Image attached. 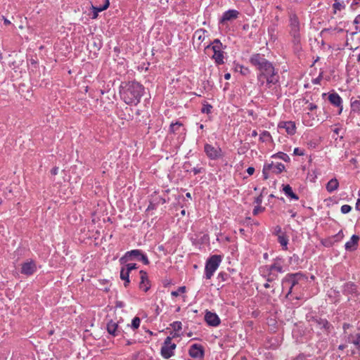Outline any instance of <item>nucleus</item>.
Wrapping results in <instances>:
<instances>
[{
  "mask_svg": "<svg viewBox=\"0 0 360 360\" xmlns=\"http://www.w3.org/2000/svg\"><path fill=\"white\" fill-rule=\"evenodd\" d=\"M250 63L259 71L257 84L265 90L271 89L279 82V76L273 64L259 53L252 54Z\"/></svg>",
  "mask_w": 360,
  "mask_h": 360,
  "instance_id": "1",
  "label": "nucleus"
},
{
  "mask_svg": "<svg viewBox=\"0 0 360 360\" xmlns=\"http://www.w3.org/2000/svg\"><path fill=\"white\" fill-rule=\"evenodd\" d=\"M144 92V87L136 82H129L122 84L120 86V96L125 103L128 105H137Z\"/></svg>",
  "mask_w": 360,
  "mask_h": 360,
  "instance_id": "2",
  "label": "nucleus"
},
{
  "mask_svg": "<svg viewBox=\"0 0 360 360\" xmlns=\"http://www.w3.org/2000/svg\"><path fill=\"white\" fill-rule=\"evenodd\" d=\"M259 271L268 282L275 281L278 278V274L283 272L281 259L278 258L271 265H264L260 267Z\"/></svg>",
  "mask_w": 360,
  "mask_h": 360,
  "instance_id": "3",
  "label": "nucleus"
},
{
  "mask_svg": "<svg viewBox=\"0 0 360 360\" xmlns=\"http://www.w3.org/2000/svg\"><path fill=\"white\" fill-rule=\"evenodd\" d=\"M221 262V257L214 255L211 256L206 262L205 266V277L206 279H210L217 271Z\"/></svg>",
  "mask_w": 360,
  "mask_h": 360,
  "instance_id": "4",
  "label": "nucleus"
},
{
  "mask_svg": "<svg viewBox=\"0 0 360 360\" xmlns=\"http://www.w3.org/2000/svg\"><path fill=\"white\" fill-rule=\"evenodd\" d=\"M212 49L214 52L212 58L214 60L217 65H221L224 63V51L223 46L219 39H214L211 45L206 46V49Z\"/></svg>",
  "mask_w": 360,
  "mask_h": 360,
  "instance_id": "5",
  "label": "nucleus"
},
{
  "mask_svg": "<svg viewBox=\"0 0 360 360\" xmlns=\"http://www.w3.org/2000/svg\"><path fill=\"white\" fill-rule=\"evenodd\" d=\"M290 32L291 36L293 37L294 44H298L300 41V21L298 18L295 14L290 15Z\"/></svg>",
  "mask_w": 360,
  "mask_h": 360,
  "instance_id": "6",
  "label": "nucleus"
},
{
  "mask_svg": "<svg viewBox=\"0 0 360 360\" xmlns=\"http://www.w3.org/2000/svg\"><path fill=\"white\" fill-rule=\"evenodd\" d=\"M176 345L172 342V337H167L161 347L160 354L165 359H169L174 355Z\"/></svg>",
  "mask_w": 360,
  "mask_h": 360,
  "instance_id": "7",
  "label": "nucleus"
},
{
  "mask_svg": "<svg viewBox=\"0 0 360 360\" xmlns=\"http://www.w3.org/2000/svg\"><path fill=\"white\" fill-rule=\"evenodd\" d=\"M204 151L206 155L211 160H217L221 157V149L219 146L206 143L204 146Z\"/></svg>",
  "mask_w": 360,
  "mask_h": 360,
  "instance_id": "8",
  "label": "nucleus"
},
{
  "mask_svg": "<svg viewBox=\"0 0 360 360\" xmlns=\"http://www.w3.org/2000/svg\"><path fill=\"white\" fill-rule=\"evenodd\" d=\"M189 354L195 360H202L204 355V350L202 346L198 344H193L190 347Z\"/></svg>",
  "mask_w": 360,
  "mask_h": 360,
  "instance_id": "9",
  "label": "nucleus"
},
{
  "mask_svg": "<svg viewBox=\"0 0 360 360\" xmlns=\"http://www.w3.org/2000/svg\"><path fill=\"white\" fill-rule=\"evenodd\" d=\"M37 264L33 260H27L22 264L21 273L26 276H31L37 271Z\"/></svg>",
  "mask_w": 360,
  "mask_h": 360,
  "instance_id": "10",
  "label": "nucleus"
},
{
  "mask_svg": "<svg viewBox=\"0 0 360 360\" xmlns=\"http://www.w3.org/2000/svg\"><path fill=\"white\" fill-rule=\"evenodd\" d=\"M278 127L280 130H285V131L289 135H293L296 131L295 124L292 121L281 122H279Z\"/></svg>",
  "mask_w": 360,
  "mask_h": 360,
  "instance_id": "11",
  "label": "nucleus"
},
{
  "mask_svg": "<svg viewBox=\"0 0 360 360\" xmlns=\"http://www.w3.org/2000/svg\"><path fill=\"white\" fill-rule=\"evenodd\" d=\"M140 278L139 288L144 292H147L150 289L149 280L148 278L147 273L144 271H140Z\"/></svg>",
  "mask_w": 360,
  "mask_h": 360,
  "instance_id": "12",
  "label": "nucleus"
},
{
  "mask_svg": "<svg viewBox=\"0 0 360 360\" xmlns=\"http://www.w3.org/2000/svg\"><path fill=\"white\" fill-rule=\"evenodd\" d=\"M205 319L208 325L212 326H217L220 323L219 316L215 314L207 311L205 316Z\"/></svg>",
  "mask_w": 360,
  "mask_h": 360,
  "instance_id": "13",
  "label": "nucleus"
},
{
  "mask_svg": "<svg viewBox=\"0 0 360 360\" xmlns=\"http://www.w3.org/2000/svg\"><path fill=\"white\" fill-rule=\"evenodd\" d=\"M141 252H142L140 250H133L131 251H128L125 253V255L123 257H122L120 259V262L121 264H124L129 260L131 259V257H134L138 259L139 257L141 255Z\"/></svg>",
  "mask_w": 360,
  "mask_h": 360,
  "instance_id": "14",
  "label": "nucleus"
},
{
  "mask_svg": "<svg viewBox=\"0 0 360 360\" xmlns=\"http://www.w3.org/2000/svg\"><path fill=\"white\" fill-rule=\"evenodd\" d=\"M90 2L91 4V9L94 11L93 16H92L93 19L96 18L98 17V13L99 12L106 10L110 5L109 0H104V4L103 6H95L92 0Z\"/></svg>",
  "mask_w": 360,
  "mask_h": 360,
  "instance_id": "15",
  "label": "nucleus"
},
{
  "mask_svg": "<svg viewBox=\"0 0 360 360\" xmlns=\"http://www.w3.org/2000/svg\"><path fill=\"white\" fill-rule=\"evenodd\" d=\"M359 240V236L357 235H353L351 237L350 240L345 243V250L347 251L355 250L357 248Z\"/></svg>",
  "mask_w": 360,
  "mask_h": 360,
  "instance_id": "16",
  "label": "nucleus"
},
{
  "mask_svg": "<svg viewBox=\"0 0 360 360\" xmlns=\"http://www.w3.org/2000/svg\"><path fill=\"white\" fill-rule=\"evenodd\" d=\"M238 11L236 10H229L224 13L222 18L221 19V22L224 23L226 21L233 20L236 19L238 16Z\"/></svg>",
  "mask_w": 360,
  "mask_h": 360,
  "instance_id": "17",
  "label": "nucleus"
},
{
  "mask_svg": "<svg viewBox=\"0 0 360 360\" xmlns=\"http://www.w3.org/2000/svg\"><path fill=\"white\" fill-rule=\"evenodd\" d=\"M169 130L170 132L174 134L182 135L186 134L185 128L184 127L183 124L179 122L172 123L170 124Z\"/></svg>",
  "mask_w": 360,
  "mask_h": 360,
  "instance_id": "18",
  "label": "nucleus"
},
{
  "mask_svg": "<svg viewBox=\"0 0 360 360\" xmlns=\"http://www.w3.org/2000/svg\"><path fill=\"white\" fill-rule=\"evenodd\" d=\"M107 330L113 336H117L120 333L117 323L112 320L107 323Z\"/></svg>",
  "mask_w": 360,
  "mask_h": 360,
  "instance_id": "19",
  "label": "nucleus"
},
{
  "mask_svg": "<svg viewBox=\"0 0 360 360\" xmlns=\"http://www.w3.org/2000/svg\"><path fill=\"white\" fill-rule=\"evenodd\" d=\"M269 166L271 172L275 174H280L285 169V166L281 162L267 164Z\"/></svg>",
  "mask_w": 360,
  "mask_h": 360,
  "instance_id": "20",
  "label": "nucleus"
},
{
  "mask_svg": "<svg viewBox=\"0 0 360 360\" xmlns=\"http://www.w3.org/2000/svg\"><path fill=\"white\" fill-rule=\"evenodd\" d=\"M350 103L352 110L360 114V96L352 97Z\"/></svg>",
  "mask_w": 360,
  "mask_h": 360,
  "instance_id": "21",
  "label": "nucleus"
},
{
  "mask_svg": "<svg viewBox=\"0 0 360 360\" xmlns=\"http://www.w3.org/2000/svg\"><path fill=\"white\" fill-rule=\"evenodd\" d=\"M328 100L332 104L337 107L341 106L342 102L341 97L337 93L330 94L328 96Z\"/></svg>",
  "mask_w": 360,
  "mask_h": 360,
  "instance_id": "22",
  "label": "nucleus"
},
{
  "mask_svg": "<svg viewBox=\"0 0 360 360\" xmlns=\"http://www.w3.org/2000/svg\"><path fill=\"white\" fill-rule=\"evenodd\" d=\"M347 342L352 343L360 348V334L356 333L354 335H349L347 338Z\"/></svg>",
  "mask_w": 360,
  "mask_h": 360,
  "instance_id": "23",
  "label": "nucleus"
},
{
  "mask_svg": "<svg viewBox=\"0 0 360 360\" xmlns=\"http://www.w3.org/2000/svg\"><path fill=\"white\" fill-rule=\"evenodd\" d=\"M339 182L337 179L334 178L330 179L326 184V190L329 193H333L338 188Z\"/></svg>",
  "mask_w": 360,
  "mask_h": 360,
  "instance_id": "24",
  "label": "nucleus"
},
{
  "mask_svg": "<svg viewBox=\"0 0 360 360\" xmlns=\"http://www.w3.org/2000/svg\"><path fill=\"white\" fill-rule=\"evenodd\" d=\"M129 271H127V269L124 267V266H122L121 268V270H120V278L123 281H124V286L127 287L130 281H129Z\"/></svg>",
  "mask_w": 360,
  "mask_h": 360,
  "instance_id": "25",
  "label": "nucleus"
},
{
  "mask_svg": "<svg viewBox=\"0 0 360 360\" xmlns=\"http://www.w3.org/2000/svg\"><path fill=\"white\" fill-rule=\"evenodd\" d=\"M283 191L284 193L289 198L297 200L299 199L298 196L293 193L292 189L290 185L283 186Z\"/></svg>",
  "mask_w": 360,
  "mask_h": 360,
  "instance_id": "26",
  "label": "nucleus"
},
{
  "mask_svg": "<svg viewBox=\"0 0 360 360\" xmlns=\"http://www.w3.org/2000/svg\"><path fill=\"white\" fill-rule=\"evenodd\" d=\"M298 274H290L288 275V278H286V281H288L290 283V288L289 290V293L291 292L292 288L293 286H295L297 283V278Z\"/></svg>",
  "mask_w": 360,
  "mask_h": 360,
  "instance_id": "27",
  "label": "nucleus"
},
{
  "mask_svg": "<svg viewBox=\"0 0 360 360\" xmlns=\"http://www.w3.org/2000/svg\"><path fill=\"white\" fill-rule=\"evenodd\" d=\"M259 140L262 142H270L272 141L270 133L267 131H263L259 136Z\"/></svg>",
  "mask_w": 360,
  "mask_h": 360,
  "instance_id": "28",
  "label": "nucleus"
},
{
  "mask_svg": "<svg viewBox=\"0 0 360 360\" xmlns=\"http://www.w3.org/2000/svg\"><path fill=\"white\" fill-rule=\"evenodd\" d=\"M172 328L175 331V333L173 334L172 337H179V335L176 333V332L179 331L182 328V324L180 321H174L172 324H171Z\"/></svg>",
  "mask_w": 360,
  "mask_h": 360,
  "instance_id": "29",
  "label": "nucleus"
},
{
  "mask_svg": "<svg viewBox=\"0 0 360 360\" xmlns=\"http://www.w3.org/2000/svg\"><path fill=\"white\" fill-rule=\"evenodd\" d=\"M335 2L333 5L335 13H336L338 11L342 10L345 7L343 2H339V1H338V0H335Z\"/></svg>",
  "mask_w": 360,
  "mask_h": 360,
  "instance_id": "30",
  "label": "nucleus"
},
{
  "mask_svg": "<svg viewBox=\"0 0 360 360\" xmlns=\"http://www.w3.org/2000/svg\"><path fill=\"white\" fill-rule=\"evenodd\" d=\"M356 290V287L353 283H347L345 286V291L350 293H354Z\"/></svg>",
  "mask_w": 360,
  "mask_h": 360,
  "instance_id": "31",
  "label": "nucleus"
},
{
  "mask_svg": "<svg viewBox=\"0 0 360 360\" xmlns=\"http://www.w3.org/2000/svg\"><path fill=\"white\" fill-rule=\"evenodd\" d=\"M125 110L127 111V112H128V115H127L126 114L122 115V114H121L120 112H118V113H117V115H118V116H119L121 119H122V120H130V119H131V115H130V113H129V112L131 111V108H129L126 107V108H125Z\"/></svg>",
  "mask_w": 360,
  "mask_h": 360,
  "instance_id": "32",
  "label": "nucleus"
},
{
  "mask_svg": "<svg viewBox=\"0 0 360 360\" xmlns=\"http://www.w3.org/2000/svg\"><path fill=\"white\" fill-rule=\"evenodd\" d=\"M205 31L202 30H198L195 31L194 34V37H197L198 40L203 41L205 39Z\"/></svg>",
  "mask_w": 360,
  "mask_h": 360,
  "instance_id": "33",
  "label": "nucleus"
},
{
  "mask_svg": "<svg viewBox=\"0 0 360 360\" xmlns=\"http://www.w3.org/2000/svg\"><path fill=\"white\" fill-rule=\"evenodd\" d=\"M271 172L269 166L268 165H264L262 170V174L264 179H267L269 178V174Z\"/></svg>",
  "mask_w": 360,
  "mask_h": 360,
  "instance_id": "34",
  "label": "nucleus"
},
{
  "mask_svg": "<svg viewBox=\"0 0 360 360\" xmlns=\"http://www.w3.org/2000/svg\"><path fill=\"white\" fill-rule=\"evenodd\" d=\"M278 241L279 243H281V245L283 247H285V248L286 249L287 248V245H288V239L285 236H278Z\"/></svg>",
  "mask_w": 360,
  "mask_h": 360,
  "instance_id": "35",
  "label": "nucleus"
},
{
  "mask_svg": "<svg viewBox=\"0 0 360 360\" xmlns=\"http://www.w3.org/2000/svg\"><path fill=\"white\" fill-rule=\"evenodd\" d=\"M141 323V320L139 317H135L133 319L131 322V327L134 329H136L139 327Z\"/></svg>",
  "mask_w": 360,
  "mask_h": 360,
  "instance_id": "36",
  "label": "nucleus"
},
{
  "mask_svg": "<svg viewBox=\"0 0 360 360\" xmlns=\"http://www.w3.org/2000/svg\"><path fill=\"white\" fill-rule=\"evenodd\" d=\"M185 290H186V288L184 286L183 287H179L178 288L177 290H175V291H172L171 292V295L174 297H177L179 296L181 293H183L185 292Z\"/></svg>",
  "mask_w": 360,
  "mask_h": 360,
  "instance_id": "37",
  "label": "nucleus"
},
{
  "mask_svg": "<svg viewBox=\"0 0 360 360\" xmlns=\"http://www.w3.org/2000/svg\"><path fill=\"white\" fill-rule=\"evenodd\" d=\"M139 261H141L144 264H148L149 260L146 255L141 252V255L137 259Z\"/></svg>",
  "mask_w": 360,
  "mask_h": 360,
  "instance_id": "38",
  "label": "nucleus"
},
{
  "mask_svg": "<svg viewBox=\"0 0 360 360\" xmlns=\"http://www.w3.org/2000/svg\"><path fill=\"white\" fill-rule=\"evenodd\" d=\"M352 210V207L349 205H344L341 207V212L342 214H347Z\"/></svg>",
  "mask_w": 360,
  "mask_h": 360,
  "instance_id": "39",
  "label": "nucleus"
},
{
  "mask_svg": "<svg viewBox=\"0 0 360 360\" xmlns=\"http://www.w3.org/2000/svg\"><path fill=\"white\" fill-rule=\"evenodd\" d=\"M280 159L285 161V162H288L290 160V158L289 156L284 153H279L276 155Z\"/></svg>",
  "mask_w": 360,
  "mask_h": 360,
  "instance_id": "40",
  "label": "nucleus"
},
{
  "mask_svg": "<svg viewBox=\"0 0 360 360\" xmlns=\"http://www.w3.org/2000/svg\"><path fill=\"white\" fill-rule=\"evenodd\" d=\"M342 30H343L342 28L335 27L334 29H333L330 27V28H327V29L323 30V32L330 33V32H333V31L340 32H342Z\"/></svg>",
  "mask_w": 360,
  "mask_h": 360,
  "instance_id": "41",
  "label": "nucleus"
},
{
  "mask_svg": "<svg viewBox=\"0 0 360 360\" xmlns=\"http://www.w3.org/2000/svg\"><path fill=\"white\" fill-rule=\"evenodd\" d=\"M127 269V271H129V272L133 270V269H136L137 268L136 266V264H126L125 266H124Z\"/></svg>",
  "mask_w": 360,
  "mask_h": 360,
  "instance_id": "42",
  "label": "nucleus"
},
{
  "mask_svg": "<svg viewBox=\"0 0 360 360\" xmlns=\"http://www.w3.org/2000/svg\"><path fill=\"white\" fill-rule=\"evenodd\" d=\"M293 153L295 155H299V156L303 155L304 154V150L303 149H300L299 148H295L294 149Z\"/></svg>",
  "mask_w": 360,
  "mask_h": 360,
  "instance_id": "43",
  "label": "nucleus"
},
{
  "mask_svg": "<svg viewBox=\"0 0 360 360\" xmlns=\"http://www.w3.org/2000/svg\"><path fill=\"white\" fill-rule=\"evenodd\" d=\"M212 106L210 105H205L202 107L201 111L204 113H210Z\"/></svg>",
  "mask_w": 360,
  "mask_h": 360,
  "instance_id": "44",
  "label": "nucleus"
},
{
  "mask_svg": "<svg viewBox=\"0 0 360 360\" xmlns=\"http://www.w3.org/2000/svg\"><path fill=\"white\" fill-rule=\"evenodd\" d=\"M263 210L264 209L260 206L255 207L253 210V214L257 215L259 212H262Z\"/></svg>",
  "mask_w": 360,
  "mask_h": 360,
  "instance_id": "45",
  "label": "nucleus"
},
{
  "mask_svg": "<svg viewBox=\"0 0 360 360\" xmlns=\"http://www.w3.org/2000/svg\"><path fill=\"white\" fill-rule=\"evenodd\" d=\"M320 324H321L322 326L326 329L329 328L330 324L326 320H322Z\"/></svg>",
  "mask_w": 360,
  "mask_h": 360,
  "instance_id": "46",
  "label": "nucleus"
},
{
  "mask_svg": "<svg viewBox=\"0 0 360 360\" xmlns=\"http://www.w3.org/2000/svg\"><path fill=\"white\" fill-rule=\"evenodd\" d=\"M317 108V105L314 103H309L307 106V110L309 111H313L314 110Z\"/></svg>",
  "mask_w": 360,
  "mask_h": 360,
  "instance_id": "47",
  "label": "nucleus"
},
{
  "mask_svg": "<svg viewBox=\"0 0 360 360\" xmlns=\"http://www.w3.org/2000/svg\"><path fill=\"white\" fill-rule=\"evenodd\" d=\"M247 172L249 175H252L255 172V168L252 167H250L247 169Z\"/></svg>",
  "mask_w": 360,
  "mask_h": 360,
  "instance_id": "48",
  "label": "nucleus"
},
{
  "mask_svg": "<svg viewBox=\"0 0 360 360\" xmlns=\"http://www.w3.org/2000/svg\"><path fill=\"white\" fill-rule=\"evenodd\" d=\"M354 24L355 25H360V15H358L356 16V18L354 20Z\"/></svg>",
  "mask_w": 360,
  "mask_h": 360,
  "instance_id": "49",
  "label": "nucleus"
},
{
  "mask_svg": "<svg viewBox=\"0 0 360 360\" xmlns=\"http://www.w3.org/2000/svg\"><path fill=\"white\" fill-rule=\"evenodd\" d=\"M262 197L260 195V196H258L255 199V202H256L258 205H259L262 203Z\"/></svg>",
  "mask_w": 360,
  "mask_h": 360,
  "instance_id": "50",
  "label": "nucleus"
},
{
  "mask_svg": "<svg viewBox=\"0 0 360 360\" xmlns=\"http://www.w3.org/2000/svg\"><path fill=\"white\" fill-rule=\"evenodd\" d=\"M58 167H54L51 169V172L53 175H56L58 174Z\"/></svg>",
  "mask_w": 360,
  "mask_h": 360,
  "instance_id": "51",
  "label": "nucleus"
},
{
  "mask_svg": "<svg viewBox=\"0 0 360 360\" xmlns=\"http://www.w3.org/2000/svg\"><path fill=\"white\" fill-rule=\"evenodd\" d=\"M241 73H243V75H245L246 73H248L249 72V70L248 68H245L243 67H241V70H240Z\"/></svg>",
  "mask_w": 360,
  "mask_h": 360,
  "instance_id": "52",
  "label": "nucleus"
},
{
  "mask_svg": "<svg viewBox=\"0 0 360 360\" xmlns=\"http://www.w3.org/2000/svg\"><path fill=\"white\" fill-rule=\"evenodd\" d=\"M349 326H350L348 323H345L343 325V329H344V332H345V334L347 333V329H348L349 328Z\"/></svg>",
  "mask_w": 360,
  "mask_h": 360,
  "instance_id": "53",
  "label": "nucleus"
},
{
  "mask_svg": "<svg viewBox=\"0 0 360 360\" xmlns=\"http://www.w3.org/2000/svg\"><path fill=\"white\" fill-rule=\"evenodd\" d=\"M2 18L4 20V24L6 25H8L11 24V21L6 19L4 16H2Z\"/></svg>",
  "mask_w": 360,
  "mask_h": 360,
  "instance_id": "54",
  "label": "nucleus"
},
{
  "mask_svg": "<svg viewBox=\"0 0 360 360\" xmlns=\"http://www.w3.org/2000/svg\"><path fill=\"white\" fill-rule=\"evenodd\" d=\"M356 207L357 210H360V199L357 200V202L356 204Z\"/></svg>",
  "mask_w": 360,
  "mask_h": 360,
  "instance_id": "55",
  "label": "nucleus"
},
{
  "mask_svg": "<svg viewBox=\"0 0 360 360\" xmlns=\"http://www.w3.org/2000/svg\"><path fill=\"white\" fill-rule=\"evenodd\" d=\"M224 78L225 79L228 80L231 78V74L230 73H226L224 75Z\"/></svg>",
  "mask_w": 360,
  "mask_h": 360,
  "instance_id": "56",
  "label": "nucleus"
},
{
  "mask_svg": "<svg viewBox=\"0 0 360 360\" xmlns=\"http://www.w3.org/2000/svg\"><path fill=\"white\" fill-rule=\"evenodd\" d=\"M290 261H295V260H297L298 259V257L296 256V255H293L292 257H290Z\"/></svg>",
  "mask_w": 360,
  "mask_h": 360,
  "instance_id": "57",
  "label": "nucleus"
},
{
  "mask_svg": "<svg viewBox=\"0 0 360 360\" xmlns=\"http://www.w3.org/2000/svg\"><path fill=\"white\" fill-rule=\"evenodd\" d=\"M290 261H295V260H297L298 259V257L296 256V255H293L292 257H290Z\"/></svg>",
  "mask_w": 360,
  "mask_h": 360,
  "instance_id": "58",
  "label": "nucleus"
},
{
  "mask_svg": "<svg viewBox=\"0 0 360 360\" xmlns=\"http://www.w3.org/2000/svg\"><path fill=\"white\" fill-rule=\"evenodd\" d=\"M117 307H122L124 306L123 303L122 302H117L116 304Z\"/></svg>",
  "mask_w": 360,
  "mask_h": 360,
  "instance_id": "59",
  "label": "nucleus"
},
{
  "mask_svg": "<svg viewBox=\"0 0 360 360\" xmlns=\"http://www.w3.org/2000/svg\"><path fill=\"white\" fill-rule=\"evenodd\" d=\"M193 172H194L195 174H197L200 172V169L194 168L193 169Z\"/></svg>",
  "mask_w": 360,
  "mask_h": 360,
  "instance_id": "60",
  "label": "nucleus"
},
{
  "mask_svg": "<svg viewBox=\"0 0 360 360\" xmlns=\"http://www.w3.org/2000/svg\"><path fill=\"white\" fill-rule=\"evenodd\" d=\"M257 136V131H255V130L252 131V137H256Z\"/></svg>",
  "mask_w": 360,
  "mask_h": 360,
  "instance_id": "61",
  "label": "nucleus"
},
{
  "mask_svg": "<svg viewBox=\"0 0 360 360\" xmlns=\"http://www.w3.org/2000/svg\"><path fill=\"white\" fill-rule=\"evenodd\" d=\"M345 347H346V346L345 345H340L339 346V349L341 350L344 349Z\"/></svg>",
  "mask_w": 360,
  "mask_h": 360,
  "instance_id": "62",
  "label": "nucleus"
},
{
  "mask_svg": "<svg viewBox=\"0 0 360 360\" xmlns=\"http://www.w3.org/2000/svg\"><path fill=\"white\" fill-rule=\"evenodd\" d=\"M269 282H268V281H267V283H266L264 285V288H269L270 287V285L269 284Z\"/></svg>",
  "mask_w": 360,
  "mask_h": 360,
  "instance_id": "63",
  "label": "nucleus"
},
{
  "mask_svg": "<svg viewBox=\"0 0 360 360\" xmlns=\"http://www.w3.org/2000/svg\"><path fill=\"white\" fill-rule=\"evenodd\" d=\"M186 196L187 198H191V193H187L186 194Z\"/></svg>",
  "mask_w": 360,
  "mask_h": 360,
  "instance_id": "64",
  "label": "nucleus"
}]
</instances>
